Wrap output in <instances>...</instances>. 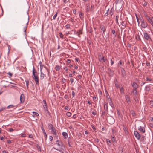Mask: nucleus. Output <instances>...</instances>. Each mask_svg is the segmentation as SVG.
I'll list each match as a JSON object with an SVG mask.
<instances>
[{"mask_svg": "<svg viewBox=\"0 0 153 153\" xmlns=\"http://www.w3.org/2000/svg\"><path fill=\"white\" fill-rule=\"evenodd\" d=\"M32 77L35 81L36 85H39V76L36 71L35 70L34 67L33 68L32 70Z\"/></svg>", "mask_w": 153, "mask_h": 153, "instance_id": "1", "label": "nucleus"}, {"mask_svg": "<svg viewBox=\"0 0 153 153\" xmlns=\"http://www.w3.org/2000/svg\"><path fill=\"white\" fill-rule=\"evenodd\" d=\"M56 143L57 145L59 146H61V147L59 149L55 148L56 150L59 151L61 153H64L63 151L65 149V147L63 146V145L62 143L59 140H58L56 141Z\"/></svg>", "mask_w": 153, "mask_h": 153, "instance_id": "2", "label": "nucleus"}, {"mask_svg": "<svg viewBox=\"0 0 153 153\" xmlns=\"http://www.w3.org/2000/svg\"><path fill=\"white\" fill-rule=\"evenodd\" d=\"M48 127L49 128V129L51 130L52 133L56 137H58V135L55 128L53 127V125L50 123L48 124Z\"/></svg>", "mask_w": 153, "mask_h": 153, "instance_id": "3", "label": "nucleus"}, {"mask_svg": "<svg viewBox=\"0 0 153 153\" xmlns=\"http://www.w3.org/2000/svg\"><path fill=\"white\" fill-rule=\"evenodd\" d=\"M142 125L139 126L138 129V130L140 132L142 133H144L145 132V130L144 126V124L143 123H142Z\"/></svg>", "mask_w": 153, "mask_h": 153, "instance_id": "4", "label": "nucleus"}, {"mask_svg": "<svg viewBox=\"0 0 153 153\" xmlns=\"http://www.w3.org/2000/svg\"><path fill=\"white\" fill-rule=\"evenodd\" d=\"M148 25L147 22L144 20L141 21L140 26L143 28H146L147 27Z\"/></svg>", "mask_w": 153, "mask_h": 153, "instance_id": "5", "label": "nucleus"}, {"mask_svg": "<svg viewBox=\"0 0 153 153\" xmlns=\"http://www.w3.org/2000/svg\"><path fill=\"white\" fill-rule=\"evenodd\" d=\"M107 121L108 123L110 124H113L114 122V120L112 117H108L107 119Z\"/></svg>", "mask_w": 153, "mask_h": 153, "instance_id": "6", "label": "nucleus"}, {"mask_svg": "<svg viewBox=\"0 0 153 153\" xmlns=\"http://www.w3.org/2000/svg\"><path fill=\"white\" fill-rule=\"evenodd\" d=\"M144 37L145 39L147 40H151V38L150 36V35L146 32L143 33Z\"/></svg>", "mask_w": 153, "mask_h": 153, "instance_id": "7", "label": "nucleus"}, {"mask_svg": "<svg viewBox=\"0 0 153 153\" xmlns=\"http://www.w3.org/2000/svg\"><path fill=\"white\" fill-rule=\"evenodd\" d=\"M134 134L135 137L138 140H139L140 138L141 135L139 132L137 131H134Z\"/></svg>", "mask_w": 153, "mask_h": 153, "instance_id": "8", "label": "nucleus"}, {"mask_svg": "<svg viewBox=\"0 0 153 153\" xmlns=\"http://www.w3.org/2000/svg\"><path fill=\"white\" fill-rule=\"evenodd\" d=\"M99 56V60L100 62H105L106 60V58L104 56H102L100 54Z\"/></svg>", "mask_w": 153, "mask_h": 153, "instance_id": "9", "label": "nucleus"}, {"mask_svg": "<svg viewBox=\"0 0 153 153\" xmlns=\"http://www.w3.org/2000/svg\"><path fill=\"white\" fill-rule=\"evenodd\" d=\"M146 19L153 26V17L152 16L151 17H149Z\"/></svg>", "mask_w": 153, "mask_h": 153, "instance_id": "10", "label": "nucleus"}, {"mask_svg": "<svg viewBox=\"0 0 153 153\" xmlns=\"http://www.w3.org/2000/svg\"><path fill=\"white\" fill-rule=\"evenodd\" d=\"M20 100L21 103H23L25 101V97L24 94H21L20 96Z\"/></svg>", "mask_w": 153, "mask_h": 153, "instance_id": "11", "label": "nucleus"}, {"mask_svg": "<svg viewBox=\"0 0 153 153\" xmlns=\"http://www.w3.org/2000/svg\"><path fill=\"white\" fill-rule=\"evenodd\" d=\"M82 29L81 28L79 29V31H77L76 33H75V34L77 35L78 36H79V35L80 34H82Z\"/></svg>", "mask_w": 153, "mask_h": 153, "instance_id": "12", "label": "nucleus"}, {"mask_svg": "<svg viewBox=\"0 0 153 153\" xmlns=\"http://www.w3.org/2000/svg\"><path fill=\"white\" fill-rule=\"evenodd\" d=\"M108 102H109L110 105L112 107L114 108V105L113 104V103L111 100V99L108 98Z\"/></svg>", "mask_w": 153, "mask_h": 153, "instance_id": "13", "label": "nucleus"}, {"mask_svg": "<svg viewBox=\"0 0 153 153\" xmlns=\"http://www.w3.org/2000/svg\"><path fill=\"white\" fill-rule=\"evenodd\" d=\"M131 86L134 89H137L138 88V85L135 82H133L132 83Z\"/></svg>", "mask_w": 153, "mask_h": 153, "instance_id": "14", "label": "nucleus"}, {"mask_svg": "<svg viewBox=\"0 0 153 153\" xmlns=\"http://www.w3.org/2000/svg\"><path fill=\"white\" fill-rule=\"evenodd\" d=\"M104 108L105 111H108V105L106 103H104Z\"/></svg>", "mask_w": 153, "mask_h": 153, "instance_id": "15", "label": "nucleus"}, {"mask_svg": "<svg viewBox=\"0 0 153 153\" xmlns=\"http://www.w3.org/2000/svg\"><path fill=\"white\" fill-rule=\"evenodd\" d=\"M101 30L103 32V33H104L106 31V29L105 28L104 26L102 25H101L100 26Z\"/></svg>", "mask_w": 153, "mask_h": 153, "instance_id": "16", "label": "nucleus"}, {"mask_svg": "<svg viewBox=\"0 0 153 153\" xmlns=\"http://www.w3.org/2000/svg\"><path fill=\"white\" fill-rule=\"evenodd\" d=\"M45 76V74L42 71L40 72V79L42 80L44 78Z\"/></svg>", "mask_w": 153, "mask_h": 153, "instance_id": "17", "label": "nucleus"}, {"mask_svg": "<svg viewBox=\"0 0 153 153\" xmlns=\"http://www.w3.org/2000/svg\"><path fill=\"white\" fill-rule=\"evenodd\" d=\"M62 135L64 137V138L65 139H66L68 137V134L65 132H63L62 133Z\"/></svg>", "mask_w": 153, "mask_h": 153, "instance_id": "18", "label": "nucleus"}, {"mask_svg": "<svg viewBox=\"0 0 153 153\" xmlns=\"http://www.w3.org/2000/svg\"><path fill=\"white\" fill-rule=\"evenodd\" d=\"M114 82L116 88H119V86L117 80V79H115L114 80Z\"/></svg>", "mask_w": 153, "mask_h": 153, "instance_id": "19", "label": "nucleus"}, {"mask_svg": "<svg viewBox=\"0 0 153 153\" xmlns=\"http://www.w3.org/2000/svg\"><path fill=\"white\" fill-rule=\"evenodd\" d=\"M79 16L80 18L81 19H83L84 18V15L81 12H79Z\"/></svg>", "mask_w": 153, "mask_h": 153, "instance_id": "20", "label": "nucleus"}, {"mask_svg": "<svg viewBox=\"0 0 153 153\" xmlns=\"http://www.w3.org/2000/svg\"><path fill=\"white\" fill-rule=\"evenodd\" d=\"M123 130H124V131H125V133L126 134H128V131L127 130V128L125 126L123 127Z\"/></svg>", "mask_w": 153, "mask_h": 153, "instance_id": "21", "label": "nucleus"}, {"mask_svg": "<svg viewBox=\"0 0 153 153\" xmlns=\"http://www.w3.org/2000/svg\"><path fill=\"white\" fill-rule=\"evenodd\" d=\"M125 98L127 102H128L130 101V99L128 95L125 96Z\"/></svg>", "mask_w": 153, "mask_h": 153, "instance_id": "22", "label": "nucleus"}, {"mask_svg": "<svg viewBox=\"0 0 153 153\" xmlns=\"http://www.w3.org/2000/svg\"><path fill=\"white\" fill-rule=\"evenodd\" d=\"M146 81H148L150 82H152L153 81L152 80L151 78H149L148 77H146Z\"/></svg>", "mask_w": 153, "mask_h": 153, "instance_id": "23", "label": "nucleus"}, {"mask_svg": "<svg viewBox=\"0 0 153 153\" xmlns=\"http://www.w3.org/2000/svg\"><path fill=\"white\" fill-rule=\"evenodd\" d=\"M16 106H14L13 105H8L7 107V108L9 109V108H13L14 107H16Z\"/></svg>", "mask_w": 153, "mask_h": 153, "instance_id": "24", "label": "nucleus"}, {"mask_svg": "<svg viewBox=\"0 0 153 153\" xmlns=\"http://www.w3.org/2000/svg\"><path fill=\"white\" fill-rule=\"evenodd\" d=\"M33 114L32 115V116L33 117H35V115H36V116H38L39 115V114L37 112H33Z\"/></svg>", "mask_w": 153, "mask_h": 153, "instance_id": "25", "label": "nucleus"}, {"mask_svg": "<svg viewBox=\"0 0 153 153\" xmlns=\"http://www.w3.org/2000/svg\"><path fill=\"white\" fill-rule=\"evenodd\" d=\"M122 1V0H116L115 3L116 4H121Z\"/></svg>", "mask_w": 153, "mask_h": 153, "instance_id": "26", "label": "nucleus"}, {"mask_svg": "<svg viewBox=\"0 0 153 153\" xmlns=\"http://www.w3.org/2000/svg\"><path fill=\"white\" fill-rule=\"evenodd\" d=\"M144 0V2H143V3L142 5L143 6L146 7L148 3L145 0Z\"/></svg>", "mask_w": 153, "mask_h": 153, "instance_id": "27", "label": "nucleus"}, {"mask_svg": "<svg viewBox=\"0 0 153 153\" xmlns=\"http://www.w3.org/2000/svg\"><path fill=\"white\" fill-rule=\"evenodd\" d=\"M89 9H90L89 5H87L86 8L87 12H89V11H90Z\"/></svg>", "mask_w": 153, "mask_h": 153, "instance_id": "28", "label": "nucleus"}, {"mask_svg": "<svg viewBox=\"0 0 153 153\" xmlns=\"http://www.w3.org/2000/svg\"><path fill=\"white\" fill-rule=\"evenodd\" d=\"M131 114L133 117H135L136 116V114L135 112L133 111H131Z\"/></svg>", "mask_w": 153, "mask_h": 153, "instance_id": "29", "label": "nucleus"}, {"mask_svg": "<svg viewBox=\"0 0 153 153\" xmlns=\"http://www.w3.org/2000/svg\"><path fill=\"white\" fill-rule=\"evenodd\" d=\"M137 89H134V88L133 90V91L132 92L134 94H137Z\"/></svg>", "mask_w": 153, "mask_h": 153, "instance_id": "30", "label": "nucleus"}, {"mask_svg": "<svg viewBox=\"0 0 153 153\" xmlns=\"http://www.w3.org/2000/svg\"><path fill=\"white\" fill-rule=\"evenodd\" d=\"M60 67L59 66H56L55 68V69L56 71H59L60 70Z\"/></svg>", "mask_w": 153, "mask_h": 153, "instance_id": "31", "label": "nucleus"}, {"mask_svg": "<svg viewBox=\"0 0 153 153\" xmlns=\"http://www.w3.org/2000/svg\"><path fill=\"white\" fill-rule=\"evenodd\" d=\"M43 107H44V109L45 111H47L48 112V111L47 109V105H44Z\"/></svg>", "mask_w": 153, "mask_h": 153, "instance_id": "32", "label": "nucleus"}, {"mask_svg": "<svg viewBox=\"0 0 153 153\" xmlns=\"http://www.w3.org/2000/svg\"><path fill=\"white\" fill-rule=\"evenodd\" d=\"M7 108V107H1L0 109V112H1Z\"/></svg>", "mask_w": 153, "mask_h": 153, "instance_id": "33", "label": "nucleus"}, {"mask_svg": "<svg viewBox=\"0 0 153 153\" xmlns=\"http://www.w3.org/2000/svg\"><path fill=\"white\" fill-rule=\"evenodd\" d=\"M66 115L68 117H70L71 115V113L69 112H68L66 113Z\"/></svg>", "mask_w": 153, "mask_h": 153, "instance_id": "34", "label": "nucleus"}, {"mask_svg": "<svg viewBox=\"0 0 153 153\" xmlns=\"http://www.w3.org/2000/svg\"><path fill=\"white\" fill-rule=\"evenodd\" d=\"M25 82L26 83V85H27V88H28V85L29 83V81L28 80H25Z\"/></svg>", "mask_w": 153, "mask_h": 153, "instance_id": "35", "label": "nucleus"}, {"mask_svg": "<svg viewBox=\"0 0 153 153\" xmlns=\"http://www.w3.org/2000/svg\"><path fill=\"white\" fill-rule=\"evenodd\" d=\"M27 26H25V27H24V32H25V35H26V29H27Z\"/></svg>", "mask_w": 153, "mask_h": 153, "instance_id": "36", "label": "nucleus"}, {"mask_svg": "<svg viewBox=\"0 0 153 153\" xmlns=\"http://www.w3.org/2000/svg\"><path fill=\"white\" fill-rule=\"evenodd\" d=\"M57 14L58 13L57 12H56V13L53 16V19L54 20H55L56 17L57 16Z\"/></svg>", "mask_w": 153, "mask_h": 153, "instance_id": "37", "label": "nucleus"}, {"mask_svg": "<svg viewBox=\"0 0 153 153\" xmlns=\"http://www.w3.org/2000/svg\"><path fill=\"white\" fill-rule=\"evenodd\" d=\"M14 130L13 128H11L9 129L8 131L10 132H13V131Z\"/></svg>", "mask_w": 153, "mask_h": 153, "instance_id": "38", "label": "nucleus"}, {"mask_svg": "<svg viewBox=\"0 0 153 153\" xmlns=\"http://www.w3.org/2000/svg\"><path fill=\"white\" fill-rule=\"evenodd\" d=\"M59 36L61 38H63V35L61 32H60L59 33Z\"/></svg>", "mask_w": 153, "mask_h": 153, "instance_id": "39", "label": "nucleus"}, {"mask_svg": "<svg viewBox=\"0 0 153 153\" xmlns=\"http://www.w3.org/2000/svg\"><path fill=\"white\" fill-rule=\"evenodd\" d=\"M106 142L107 143V144L108 145H109V143H111V141L109 139H106Z\"/></svg>", "mask_w": 153, "mask_h": 153, "instance_id": "40", "label": "nucleus"}, {"mask_svg": "<svg viewBox=\"0 0 153 153\" xmlns=\"http://www.w3.org/2000/svg\"><path fill=\"white\" fill-rule=\"evenodd\" d=\"M70 25L69 24H67L65 25V27L66 29H68L70 27Z\"/></svg>", "mask_w": 153, "mask_h": 153, "instance_id": "41", "label": "nucleus"}, {"mask_svg": "<svg viewBox=\"0 0 153 153\" xmlns=\"http://www.w3.org/2000/svg\"><path fill=\"white\" fill-rule=\"evenodd\" d=\"M41 128L43 133L45 132L44 129L43 128V126L42 125L41 126Z\"/></svg>", "mask_w": 153, "mask_h": 153, "instance_id": "42", "label": "nucleus"}, {"mask_svg": "<svg viewBox=\"0 0 153 153\" xmlns=\"http://www.w3.org/2000/svg\"><path fill=\"white\" fill-rule=\"evenodd\" d=\"M111 140L113 142L115 141V139L114 136H111Z\"/></svg>", "mask_w": 153, "mask_h": 153, "instance_id": "43", "label": "nucleus"}, {"mask_svg": "<svg viewBox=\"0 0 153 153\" xmlns=\"http://www.w3.org/2000/svg\"><path fill=\"white\" fill-rule=\"evenodd\" d=\"M94 8V7L93 5H91V9L90 11H93V9Z\"/></svg>", "mask_w": 153, "mask_h": 153, "instance_id": "44", "label": "nucleus"}, {"mask_svg": "<svg viewBox=\"0 0 153 153\" xmlns=\"http://www.w3.org/2000/svg\"><path fill=\"white\" fill-rule=\"evenodd\" d=\"M144 16L146 19L149 17V16H148V15L146 13L144 14Z\"/></svg>", "mask_w": 153, "mask_h": 153, "instance_id": "45", "label": "nucleus"}, {"mask_svg": "<svg viewBox=\"0 0 153 153\" xmlns=\"http://www.w3.org/2000/svg\"><path fill=\"white\" fill-rule=\"evenodd\" d=\"M76 117H77L76 115V114H74L73 115V116L72 118H73L75 119Z\"/></svg>", "mask_w": 153, "mask_h": 153, "instance_id": "46", "label": "nucleus"}, {"mask_svg": "<svg viewBox=\"0 0 153 153\" xmlns=\"http://www.w3.org/2000/svg\"><path fill=\"white\" fill-rule=\"evenodd\" d=\"M49 139L51 141H52L53 139V137L52 136H50L49 137Z\"/></svg>", "mask_w": 153, "mask_h": 153, "instance_id": "47", "label": "nucleus"}, {"mask_svg": "<svg viewBox=\"0 0 153 153\" xmlns=\"http://www.w3.org/2000/svg\"><path fill=\"white\" fill-rule=\"evenodd\" d=\"M43 67V65H40V72L42 71V69Z\"/></svg>", "mask_w": 153, "mask_h": 153, "instance_id": "48", "label": "nucleus"}, {"mask_svg": "<svg viewBox=\"0 0 153 153\" xmlns=\"http://www.w3.org/2000/svg\"><path fill=\"white\" fill-rule=\"evenodd\" d=\"M26 136V134H21V137H25Z\"/></svg>", "mask_w": 153, "mask_h": 153, "instance_id": "49", "label": "nucleus"}, {"mask_svg": "<svg viewBox=\"0 0 153 153\" xmlns=\"http://www.w3.org/2000/svg\"><path fill=\"white\" fill-rule=\"evenodd\" d=\"M43 134H44V137H45V139L46 140L47 139V135L46 133V132H45L43 133Z\"/></svg>", "mask_w": 153, "mask_h": 153, "instance_id": "50", "label": "nucleus"}, {"mask_svg": "<svg viewBox=\"0 0 153 153\" xmlns=\"http://www.w3.org/2000/svg\"><path fill=\"white\" fill-rule=\"evenodd\" d=\"M135 16L136 17V19H137V21H138V20L139 19V18L138 17L137 15V14H136V13H135Z\"/></svg>", "mask_w": 153, "mask_h": 153, "instance_id": "51", "label": "nucleus"}, {"mask_svg": "<svg viewBox=\"0 0 153 153\" xmlns=\"http://www.w3.org/2000/svg\"><path fill=\"white\" fill-rule=\"evenodd\" d=\"M139 19L141 21H142L143 20H144L143 19V18L142 16H141V17H140L139 18Z\"/></svg>", "mask_w": 153, "mask_h": 153, "instance_id": "52", "label": "nucleus"}, {"mask_svg": "<svg viewBox=\"0 0 153 153\" xmlns=\"http://www.w3.org/2000/svg\"><path fill=\"white\" fill-rule=\"evenodd\" d=\"M120 91L121 92H124V89L123 87H121L120 88Z\"/></svg>", "mask_w": 153, "mask_h": 153, "instance_id": "53", "label": "nucleus"}, {"mask_svg": "<svg viewBox=\"0 0 153 153\" xmlns=\"http://www.w3.org/2000/svg\"><path fill=\"white\" fill-rule=\"evenodd\" d=\"M74 79L73 78H71L70 79V81H71V84H72L74 82Z\"/></svg>", "mask_w": 153, "mask_h": 153, "instance_id": "54", "label": "nucleus"}, {"mask_svg": "<svg viewBox=\"0 0 153 153\" xmlns=\"http://www.w3.org/2000/svg\"><path fill=\"white\" fill-rule=\"evenodd\" d=\"M150 104L152 106H153V101H151L150 102Z\"/></svg>", "mask_w": 153, "mask_h": 153, "instance_id": "55", "label": "nucleus"}, {"mask_svg": "<svg viewBox=\"0 0 153 153\" xmlns=\"http://www.w3.org/2000/svg\"><path fill=\"white\" fill-rule=\"evenodd\" d=\"M122 62L121 60H120L119 62L118 63V65H122Z\"/></svg>", "mask_w": 153, "mask_h": 153, "instance_id": "56", "label": "nucleus"}, {"mask_svg": "<svg viewBox=\"0 0 153 153\" xmlns=\"http://www.w3.org/2000/svg\"><path fill=\"white\" fill-rule=\"evenodd\" d=\"M91 127L92 129L95 131H96V129L95 128L94 126L93 125H91Z\"/></svg>", "mask_w": 153, "mask_h": 153, "instance_id": "57", "label": "nucleus"}, {"mask_svg": "<svg viewBox=\"0 0 153 153\" xmlns=\"http://www.w3.org/2000/svg\"><path fill=\"white\" fill-rule=\"evenodd\" d=\"M7 74L10 77L12 76V74L10 72H8V73H7Z\"/></svg>", "mask_w": 153, "mask_h": 153, "instance_id": "58", "label": "nucleus"}, {"mask_svg": "<svg viewBox=\"0 0 153 153\" xmlns=\"http://www.w3.org/2000/svg\"><path fill=\"white\" fill-rule=\"evenodd\" d=\"M72 94L73 96V97H74L75 96V92L74 91H72Z\"/></svg>", "mask_w": 153, "mask_h": 153, "instance_id": "59", "label": "nucleus"}, {"mask_svg": "<svg viewBox=\"0 0 153 153\" xmlns=\"http://www.w3.org/2000/svg\"><path fill=\"white\" fill-rule=\"evenodd\" d=\"M43 102L44 103V105H47V103L46 102V100H43Z\"/></svg>", "mask_w": 153, "mask_h": 153, "instance_id": "60", "label": "nucleus"}, {"mask_svg": "<svg viewBox=\"0 0 153 153\" xmlns=\"http://www.w3.org/2000/svg\"><path fill=\"white\" fill-rule=\"evenodd\" d=\"M67 62L69 63L71 62V60L69 59H67L66 61Z\"/></svg>", "mask_w": 153, "mask_h": 153, "instance_id": "61", "label": "nucleus"}, {"mask_svg": "<svg viewBox=\"0 0 153 153\" xmlns=\"http://www.w3.org/2000/svg\"><path fill=\"white\" fill-rule=\"evenodd\" d=\"M110 13L111 16H112L113 14L114 13L112 10H110Z\"/></svg>", "mask_w": 153, "mask_h": 153, "instance_id": "62", "label": "nucleus"}, {"mask_svg": "<svg viewBox=\"0 0 153 153\" xmlns=\"http://www.w3.org/2000/svg\"><path fill=\"white\" fill-rule=\"evenodd\" d=\"M62 82L63 83H64L65 82V79H62Z\"/></svg>", "mask_w": 153, "mask_h": 153, "instance_id": "63", "label": "nucleus"}, {"mask_svg": "<svg viewBox=\"0 0 153 153\" xmlns=\"http://www.w3.org/2000/svg\"><path fill=\"white\" fill-rule=\"evenodd\" d=\"M68 108H68V106H65V108H64V109L65 110H68Z\"/></svg>", "mask_w": 153, "mask_h": 153, "instance_id": "64", "label": "nucleus"}]
</instances>
